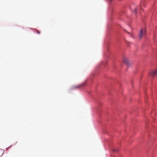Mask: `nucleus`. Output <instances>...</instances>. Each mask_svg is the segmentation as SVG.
Returning a JSON list of instances; mask_svg holds the SVG:
<instances>
[{
  "label": "nucleus",
  "mask_w": 157,
  "mask_h": 157,
  "mask_svg": "<svg viewBox=\"0 0 157 157\" xmlns=\"http://www.w3.org/2000/svg\"><path fill=\"white\" fill-rule=\"evenodd\" d=\"M157 75V70L152 71L150 74V75L151 77H154Z\"/></svg>",
  "instance_id": "2"
},
{
  "label": "nucleus",
  "mask_w": 157,
  "mask_h": 157,
  "mask_svg": "<svg viewBox=\"0 0 157 157\" xmlns=\"http://www.w3.org/2000/svg\"><path fill=\"white\" fill-rule=\"evenodd\" d=\"M85 85V83H82L78 86V87H82Z\"/></svg>",
  "instance_id": "4"
},
{
  "label": "nucleus",
  "mask_w": 157,
  "mask_h": 157,
  "mask_svg": "<svg viewBox=\"0 0 157 157\" xmlns=\"http://www.w3.org/2000/svg\"><path fill=\"white\" fill-rule=\"evenodd\" d=\"M117 151V150H113V151H114V152Z\"/></svg>",
  "instance_id": "7"
},
{
  "label": "nucleus",
  "mask_w": 157,
  "mask_h": 157,
  "mask_svg": "<svg viewBox=\"0 0 157 157\" xmlns=\"http://www.w3.org/2000/svg\"><path fill=\"white\" fill-rule=\"evenodd\" d=\"M36 32H37V33H38L39 34L40 33V32L38 30H36Z\"/></svg>",
  "instance_id": "6"
},
{
  "label": "nucleus",
  "mask_w": 157,
  "mask_h": 157,
  "mask_svg": "<svg viewBox=\"0 0 157 157\" xmlns=\"http://www.w3.org/2000/svg\"><path fill=\"white\" fill-rule=\"evenodd\" d=\"M137 11V9L136 8L135 9H134V12L135 13H136Z\"/></svg>",
  "instance_id": "5"
},
{
  "label": "nucleus",
  "mask_w": 157,
  "mask_h": 157,
  "mask_svg": "<svg viewBox=\"0 0 157 157\" xmlns=\"http://www.w3.org/2000/svg\"><path fill=\"white\" fill-rule=\"evenodd\" d=\"M124 62L127 65H128L129 62L128 59L126 58H124L123 59Z\"/></svg>",
  "instance_id": "3"
},
{
  "label": "nucleus",
  "mask_w": 157,
  "mask_h": 157,
  "mask_svg": "<svg viewBox=\"0 0 157 157\" xmlns=\"http://www.w3.org/2000/svg\"><path fill=\"white\" fill-rule=\"evenodd\" d=\"M145 29L143 30L142 29H141L139 34V37L140 38H142L143 36L145 35Z\"/></svg>",
  "instance_id": "1"
}]
</instances>
